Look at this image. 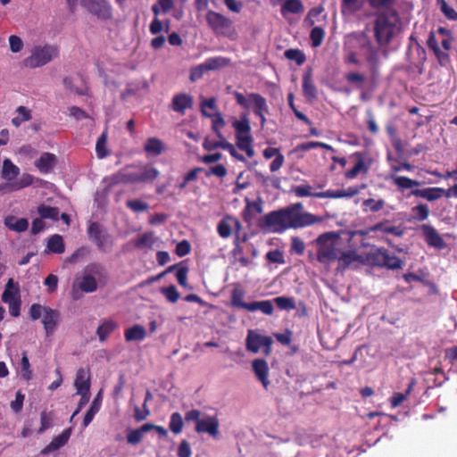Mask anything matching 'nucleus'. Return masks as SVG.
Instances as JSON below:
<instances>
[{"instance_id": "a18cd8bd", "label": "nucleus", "mask_w": 457, "mask_h": 457, "mask_svg": "<svg viewBox=\"0 0 457 457\" xmlns=\"http://www.w3.org/2000/svg\"><path fill=\"white\" fill-rule=\"evenodd\" d=\"M248 311H261L264 314L271 315L273 313L274 308L270 301H261L250 303Z\"/></svg>"}, {"instance_id": "423d86ee", "label": "nucleus", "mask_w": 457, "mask_h": 457, "mask_svg": "<svg viewBox=\"0 0 457 457\" xmlns=\"http://www.w3.org/2000/svg\"><path fill=\"white\" fill-rule=\"evenodd\" d=\"M87 234L90 240L96 245L101 252L108 253L112 251L114 245L113 238L108 230L99 223H90L87 228Z\"/></svg>"}, {"instance_id": "f03ea898", "label": "nucleus", "mask_w": 457, "mask_h": 457, "mask_svg": "<svg viewBox=\"0 0 457 457\" xmlns=\"http://www.w3.org/2000/svg\"><path fill=\"white\" fill-rule=\"evenodd\" d=\"M339 235L335 232H328L319 236L316 239L317 244V261L323 264L335 262L338 258L340 248Z\"/></svg>"}, {"instance_id": "39448f33", "label": "nucleus", "mask_w": 457, "mask_h": 457, "mask_svg": "<svg viewBox=\"0 0 457 457\" xmlns=\"http://www.w3.org/2000/svg\"><path fill=\"white\" fill-rule=\"evenodd\" d=\"M105 274V269L99 263H90L85 267L78 283L79 289L84 293H93L97 289V278Z\"/></svg>"}, {"instance_id": "a211bd4d", "label": "nucleus", "mask_w": 457, "mask_h": 457, "mask_svg": "<svg viewBox=\"0 0 457 457\" xmlns=\"http://www.w3.org/2000/svg\"><path fill=\"white\" fill-rule=\"evenodd\" d=\"M411 194L412 195L425 198L428 201H435L442 196H445V189L441 187H428L423 189H413Z\"/></svg>"}, {"instance_id": "603ef678", "label": "nucleus", "mask_w": 457, "mask_h": 457, "mask_svg": "<svg viewBox=\"0 0 457 457\" xmlns=\"http://www.w3.org/2000/svg\"><path fill=\"white\" fill-rule=\"evenodd\" d=\"M285 56L292 60L297 65H303L306 62L305 54L300 49L290 48L285 51Z\"/></svg>"}, {"instance_id": "c85d7f7f", "label": "nucleus", "mask_w": 457, "mask_h": 457, "mask_svg": "<svg viewBox=\"0 0 457 457\" xmlns=\"http://www.w3.org/2000/svg\"><path fill=\"white\" fill-rule=\"evenodd\" d=\"M193 98L187 94H179L172 99V109L175 112L184 113L187 108L192 107Z\"/></svg>"}, {"instance_id": "680f3d73", "label": "nucleus", "mask_w": 457, "mask_h": 457, "mask_svg": "<svg viewBox=\"0 0 457 457\" xmlns=\"http://www.w3.org/2000/svg\"><path fill=\"white\" fill-rule=\"evenodd\" d=\"M16 112H18L19 116L13 118L12 120V123L15 127H19L23 121H27L31 120V114L30 111L27 109L25 106H19L16 109Z\"/></svg>"}, {"instance_id": "f3484780", "label": "nucleus", "mask_w": 457, "mask_h": 457, "mask_svg": "<svg viewBox=\"0 0 457 457\" xmlns=\"http://www.w3.org/2000/svg\"><path fill=\"white\" fill-rule=\"evenodd\" d=\"M252 367L254 375L266 389L270 385V381L268 379L269 368L266 361L264 359H255L252 362Z\"/></svg>"}, {"instance_id": "c9c22d12", "label": "nucleus", "mask_w": 457, "mask_h": 457, "mask_svg": "<svg viewBox=\"0 0 457 457\" xmlns=\"http://www.w3.org/2000/svg\"><path fill=\"white\" fill-rule=\"evenodd\" d=\"M236 129V137L251 135V126L248 120V113H243L239 120L233 123Z\"/></svg>"}, {"instance_id": "b1692460", "label": "nucleus", "mask_w": 457, "mask_h": 457, "mask_svg": "<svg viewBox=\"0 0 457 457\" xmlns=\"http://www.w3.org/2000/svg\"><path fill=\"white\" fill-rule=\"evenodd\" d=\"M359 256L353 250H347L346 252H342L339 250L338 258L336 261L338 262L337 270H345L351 264L355 262H358Z\"/></svg>"}, {"instance_id": "bb28decb", "label": "nucleus", "mask_w": 457, "mask_h": 457, "mask_svg": "<svg viewBox=\"0 0 457 457\" xmlns=\"http://www.w3.org/2000/svg\"><path fill=\"white\" fill-rule=\"evenodd\" d=\"M4 225L11 230L15 232H23L29 228V221L25 218H17L9 215L4 219Z\"/></svg>"}, {"instance_id": "a19ab883", "label": "nucleus", "mask_w": 457, "mask_h": 457, "mask_svg": "<svg viewBox=\"0 0 457 457\" xmlns=\"http://www.w3.org/2000/svg\"><path fill=\"white\" fill-rule=\"evenodd\" d=\"M245 295L244 290L240 288L238 285H236L232 295H231V304L239 309H244L248 311L249 303H245L243 301V297Z\"/></svg>"}, {"instance_id": "1a4fd4ad", "label": "nucleus", "mask_w": 457, "mask_h": 457, "mask_svg": "<svg viewBox=\"0 0 457 457\" xmlns=\"http://www.w3.org/2000/svg\"><path fill=\"white\" fill-rule=\"evenodd\" d=\"M225 126V121L220 114H217L212 122V129L216 134L219 140L206 137L204 142V147L209 151L221 147L224 149L228 148V143L226 138L220 134V130Z\"/></svg>"}, {"instance_id": "2eb2a0df", "label": "nucleus", "mask_w": 457, "mask_h": 457, "mask_svg": "<svg viewBox=\"0 0 457 457\" xmlns=\"http://www.w3.org/2000/svg\"><path fill=\"white\" fill-rule=\"evenodd\" d=\"M61 320V314L57 310L48 307L42 318V323L46 336H51L56 329Z\"/></svg>"}, {"instance_id": "7ed1b4c3", "label": "nucleus", "mask_w": 457, "mask_h": 457, "mask_svg": "<svg viewBox=\"0 0 457 457\" xmlns=\"http://www.w3.org/2000/svg\"><path fill=\"white\" fill-rule=\"evenodd\" d=\"M58 54L59 51L55 46H37L33 48L31 54L23 60V65L31 69L40 67L56 58Z\"/></svg>"}, {"instance_id": "052dcab7", "label": "nucleus", "mask_w": 457, "mask_h": 457, "mask_svg": "<svg viewBox=\"0 0 457 457\" xmlns=\"http://www.w3.org/2000/svg\"><path fill=\"white\" fill-rule=\"evenodd\" d=\"M361 7L360 0H342V13H356Z\"/></svg>"}, {"instance_id": "338daca9", "label": "nucleus", "mask_w": 457, "mask_h": 457, "mask_svg": "<svg viewBox=\"0 0 457 457\" xmlns=\"http://www.w3.org/2000/svg\"><path fill=\"white\" fill-rule=\"evenodd\" d=\"M48 306L41 305L39 303H33L29 308V316L33 320L43 318L45 312Z\"/></svg>"}, {"instance_id": "e433bc0d", "label": "nucleus", "mask_w": 457, "mask_h": 457, "mask_svg": "<svg viewBox=\"0 0 457 457\" xmlns=\"http://www.w3.org/2000/svg\"><path fill=\"white\" fill-rule=\"evenodd\" d=\"M263 212L262 201L258 199L256 201H249L246 199L245 208L244 210V216L245 220H251L254 214H261Z\"/></svg>"}, {"instance_id": "412c9836", "label": "nucleus", "mask_w": 457, "mask_h": 457, "mask_svg": "<svg viewBox=\"0 0 457 457\" xmlns=\"http://www.w3.org/2000/svg\"><path fill=\"white\" fill-rule=\"evenodd\" d=\"M233 96L239 106H241L244 110H249L250 106L256 108V98L255 96L263 97L262 95L257 93H250L248 95H244L238 91L233 92Z\"/></svg>"}, {"instance_id": "2f4dec72", "label": "nucleus", "mask_w": 457, "mask_h": 457, "mask_svg": "<svg viewBox=\"0 0 457 457\" xmlns=\"http://www.w3.org/2000/svg\"><path fill=\"white\" fill-rule=\"evenodd\" d=\"M350 43L353 45L354 47L359 49L367 50L372 43L370 42V37L367 36L365 32H353L349 35Z\"/></svg>"}, {"instance_id": "f257e3e1", "label": "nucleus", "mask_w": 457, "mask_h": 457, "mask_svg": "<svg viewBox=\"0 0 457 457\" xmlns=\"http://www.w3.org/2000/svg\"><path fill=\"white\" fill-rule=\"evenodd\" d=\"M303 205L301 202L291 204L284 209L273 211L264 215L262 228H272L274 232H282L288 228H306L315 223L321 222L322 217L313 215L303 211Z\"/></svg>"}, {"instance_id": "5fc2aeb1", "label": "nucleus", "mask_w": 457, "mask_h": 457, "mask_svg": "<svg viewBox=\"0 0 457 457\" xmlns=\"http://www.w3.org/2000/svg\"><path fill=\"white\" fill-rule=\"evenodd\" d=\"M273 302L280 310L290 311L295 309V300L293 298H289V296H277L276 298H273Z\"/></svg>"}, {"instance_id": "79ce46f5", "label": "nucleus", "mask_w": 457, "mask_h": 457, "mask_svg": "<svg viewBox=\"0 0 457 457\" xmlns=\"http://www.w3.org/2000/svg\"><path fill=\"white\" fill-rule=\"evenodd\" d=\"M394 184L400 189V190H405L410 189L414 187H420L421 183L417 180H413V179H411L406 176H396L393 178Z\"/></svg>"}, {"instance_id": "4d7b16f0", "label": "nucleus", "mask_w": 457, "mask_h": 457, "mask_svg": "<svg viewBox=\"0 0 457 457\" xmlns=\"http://www.w3.org/2000/svg\"><path fill=\"white\" fill-rule=\"evenodd\" d=\"M108 133L107 131H104L102 135L98 137L96 145V152L98 158H104L108 155V151L106 148Z\"/></svg>"}, {"instance_id": "8fccbe9b", "label": "nucleus", "mask_w": 457, "mask_h": 457, "mask_svg": "<svg viewBox=\"0 0 457 457\" xmlns=\"http://www.w3.org/2000/svg\"><path fill=\"white\" fill-rule=\"evenodd\" d=\"M429 216V208L426 204H420L419 205L411 208V220L424 221Z\"/></svg>"}, {"instance_id": "09e8293b", "label": "nucleus", "mask_w": 457, "mask_h": 457, "mask_svg": "<svg viewBox=\"0 0 457 457\" xmlns=\"http://www.w3.org/2000/svg\"><path fill=\"white\" fill-rule=\"evenodd\" d=\"M256 98V108L253 112L256 116H258L261 120L262 126L265 125V113H268L269 107L266 103L265 97L255 96Z\"/></svg>"}, {"instance_id": "aec40b11", "label": "nucleus", "mask_w": 457, "mask_h": 457, "mask_svg": "<svg viewBox=\"0 0 457 457\" xmlns=\"http://www.w3.org/2000/svg\"><path fill=\"white\" fill-rule=\"evenodd\" d=\"M20 174V169L10 159H4L3 162L1 176L2 179L8 181L10 187L11 182L16 180L17 176Z\"/></svg>"}, {"instance_id": "69168bd1", "label": "nucleus", "mask_w": 457, "mask_h": 457, "mask_svg": "<svg viewBox=\"0 0 457 457\" xmlns=\"http://www.w3.org/2000/svg\"><path fill=\"white\" fill-rule=\"evenodd\" d=\"M161 292L166 297V299L172 303H176L180 296L176 287L173 285L167 287H162Z\"/></svg>"}, {"instance_id": "13d9d810", "label": "nucleus", "mask_w": 457, "mask_h": 457, "mask_svg": "<svg viewBox=\"0 0 457 457\" xmlns=\"http://www.w3.org/2000/svg\"><path fill=\"white\" fill-rule=\"evenodd\" d=\"M228 60L224 57H212L207 59L204 62V67H205V70L207 71H214L220 69L222 67L227 66Z\"/></svg>"}, {"instance_id": "e2e57ef3", "label": "nucleus", "mask_w": 457, "mask_h": 457, "mask_svg": "<svg viewBox=\"0 0 457 457\" xmlns=\"http://www.w3.org/2000/svg\"><path fill=\"white\" fill-rule=\"evenodd\" d=\"M183 425H184V422H183V419H182V416L180 415V413H179V412L172 413L170 416V425H169L170 429L174 434L178 435L182 431Z\"/></svg>"}, {"instance_id": "49530a36", "label": "nucleus", "mask_w": 457, "mask_h": 457, "mask_svg": "<svg viewBox=\"0 0 457 457\" xmlns=\"http://www.w3.org/2000/svg\"><path fill=\"white\" fill-rule=\"evenodd\" d=\"M37 212L41 219L57 220L59 217V208L48 206L46 204H40L37 207Z\"/></svg>"}, {"instance_id": "bf43d9fd", "label": "nucleus", "mask_w": 457, "mask_h": 457, "mask_svg": "<svg viewBox=\"0 0 457 457\" xmlns=\"http://www.w3.org/2000/svg\"><path fill=\"white\" fill-rule=\"evenodd\" d=\"M312 187L309 184L293 186L291 192H293L297 197L312 196L316 197L318 192H312Z\"/></svg>"}, {"instance_id": "3c124183", "label": "nucleus", "mask_w": 457, "mask_h": 457, "mask_svg": "<svg viewBox=\"0 0 457 457\" xmlns=\"http://www.w3.org/2000/svg\"><path fill=\"white\" fill-rule=\"evenodd\" d=\"M158 176L159 171L157 169L150 166H145L143 168V171L140 174H137V183L153 181Z\"/></svg>"}, {"instance_id": "7c9ffc66", "label": "nucleus", "mask_w": 457, "mask_h": 457, "mask_svg": "<svg viewBox=\"0 0 457 457\" xmlns=\"http://www.w3.org/2000/svg\"><path fill=\"white\" fill-rule=\"evenodd\" d=\"M144 150L148 154L158 156L165 150V145L159 138L149 137L144 145Z\"/></svg>"}, {"instance_id": "37998d69", "label": "nucleus", "mask_w": 457, "mask_h": 457, "mask_svg": "<svg viewBox=\"0 0 457 457\" xmlns=\"http://www.w3.org/2000/svg\"><path fill=\"white\" fill-rule=\"evenodd\" d=\"M317 147H320V148H324V149L335 152V149L333 148L332 145L323 143V142H316V141H309V142L301 143L294 148V151L295 152H299V151L305 152V151H310V150H312L313 148H317Z\"/></svg>"}, {"instance_id": "4c0bfd02", "label": "nucleus", "mask_w": 457, "mask_h": 457, "mask_svg": "<svg viewBox=\"0 0 457 457\" xmlns=\"http://www.w3.org/2000/svg\"><path fill=\"white\" fill-rule=\"evenodd\" d=\"M237 137V145L239 149L245 152L249 158L254 156V150L253 148V137L251 135L239 136Z\"/></svg>"}, {"instance_id": "c756f323", "label": "nucleus", "mask_w": 457, "mask_h": 457, "mask_svg": "<svg viewBox=\"0 0 457 457\" xmlns=\"http://www.w3.org/2000/svg\"><path fill=\"white\" fill-rule=\"evenodd\" d=\"M355 156L357 157V163L354 165L353 168L348 170L345 173V176L347 179H354L358 176L360 172L367 173L369 171L370 167L365 163L362 154L357 152L355 153Z\"/></svg>"}, {"instance_id": "c03bdc74", "label": "nucleus", "mask_w": 457, "mask_h": 457, "mask_svg": "<svg viewBox=\"0 0 457 457\" xmlns=\"http://www.w3.org/2000/svg\"><path fill=\"white\" fill-rule=\"evenodd\" d=\"M47 248L52 253H62L65 246L62 236L58 234L52 236L48 240Z\"/></svg>"}, {"instance_id": "0e129e2a", "label": "nucleus", "mask_w": 457, "mask_h": 457, "mask_svg": "<svg viewBox=\"0 0 457 457\" xmlns=\"http://www.w3.org/2000/svg\"><path fill=\"white\" fill-rule=\"evenodd\" d=\"M385 204V200L383 199L367 198L362 202V206L369 208L372 212H378L384 208Z\"/></svg>"}, {"instance_id": "ea45409f", "label": "nucleus", "mask_w": 457, "mask_h": 457, "mask_svg": "<svg viewBox=\"0 0 457 457\" xmlns=\"http://www.w3.org/2000/svg\"><path fill=\"white\" fill-rule=\"evenodd\" d=\"M135 247L138 249H150L155 243L154 232H146L133 241Z\"/></svg>"}, {"instance_id": "864d4df0", "label": "nucleus", "mask_w": 457, "mask_h": 457, "mask_svg": "<svg viewBox=\"0 0 457 457\" xmlns=\"http://www.w3.org/2000/svg\"><path fill=\"white\" fill-rule=\"evenodd\" d=\"M32 183L33 177L30 174L24 173L19 179L10 183V188L12 191H17L30 186Z\"/></svg>"}, {"instance_id": "6ab92c4d", "label": "nucleus", "mask_w": 457, "mask_h": 457, "mask_svg": "<svg viewBox=\"0 0 457 457\" xmlns=\"http://www.w3.org/2000/svg\"><path fill=\"white\" fill-rule=\"evenodd\" d=\"M105 180L111 187L118 184L137 183V173H128L122 170L106 178Z\"/></svg>"}, {"instance_id": "4be33fe9", "label": "nucleus", "mask_w": 457, "mask_h": 457, "mask_svg": "<svg viewBox=\"0 0 457 457\" xmlns=\"http://www.w3.org/2000/svg\"><path fill=\"white\" fill-rule=\"evenodd\" d=\"M195 431L197 433L206 432L211 436H216L218 433V422L212 417H207L198 420L195 426Z\"/></svg>"}, {"instance_id": "20e7f679", "label": "nucleus", "mask_w": 457, "mask_h": 457, "mask_svg": "<svg viewBox=\"0 0 457 457\" xmlns=\"http://www.w3.org/2000/svg\"><path fill=\"white\" fill-rule=\"evenodd\" d=\"M396 25L391 21L386 14L381 12L378 15L374 23V36L379 46H386L394 38Z\"/></svg>"}, {"instance_id": "4468645a", "label": "nucleus", "mask_w": 457, "mask_h": 457, "mask_svg": "<svg viewBox=\"0 0 457 457\" xmlns=\"http://www.w3.org/2000/svg\"><path fill=\"white\" fill-rule=\"evenodd\" d=\"M376 258L379 265L389 269H400L403 266V261L395 254H391L389 250L386 248H379Z\"/></svg>"}, {"instance_id": "f8f14e48", "label": "nucleus", "mask_w": 457, "mask_h": 457, "mask_svg": "<svg viewBox=\"0 0 457 457\" xmlns=\"http://www.w3.org/2000/svg\"><path fill=\"white\" fill-rule=\"evenodd\" d=\"M420 229L428 245L437 249H444L447 246L444 238L432 225L426 223L422 224Z\"/></svg>"}, {"instance_id": "6e6d98bb", "label": "nucleus", "mask_w": 457, "mask_h": 457, "mask_svg": "<svg viewBox=\"0 0 457 457\" xmlns=\"http://www.w3.org/2000/svg\"><path fill=\"white\" fill-rule=\"evenodd\" d=\"M325 37V30L319 26L313 27L311 29V35H309V38H311V43L312 47L320 46Z\"/></svg>"}, {"instance_id": "774afa93", "label": "nucleus", "mask_w": 457, "mask_h": 457, "mask_svg": "<svg viewBox=\"0 0 457 457\" xmlns=\"http://www.w3.org/2000/svg\"><path fill=\"white\" fill-rule=\"evenodd\" d=\"M438 2L441 4V10L445 14V18L450 21H456L457 12L454 11V9L452 6L448 5L445 0H438Z\"/></svg>"}, {"instance_id": "6e6552de", "label": "nucleus", "mask_w": 457, "mask_h": 457, "mask_svg": "<svg viewBox=\"0 0 457 457\" xmlns=\"http://www.w3.org/2000/svg\"><path fill=\"white\" fill-rule=\"evenodd\" d=\"M246 349L249 352L257 353L262 348L264 355H270L271 352L272 339L270 337L255 334L253 331H249L246 337Z\"/></svg>"}, {"instance_id": "ddd939ff", "label": "nucleus", "mask_w": 457, "mask_h": 457, "mask_svg": "<svg viewBox=\"0 0 457 457\" xmlns=\"http://www.w3.org/2000/svg\"><path fill=\"white\" fill-rule=\"evenodd\" d=\"M427 46L430 50L433 51L437 59L438 63L441 66L446 67L450 64V56L447 54L446 50H443L440 48L434 31L429 32L427 39Z\"/></svg>"}, {"instance_id": "a878e982", "label": "nucleus", "mask_w": 457, "mask_h": 457, "mask_svg": "<svg viewBox=\"0 0 457 457\" xmlns=\"http://www.w3.org/2000/svg\"><path fill=\"white\" fill-rule=\"evenodd\" d=\"M74 386L77 393L89 392L90 389V377L85 369H79L77 371Z\"/></svg>"}, {"instance_id": "cd10ccee", "label": "nucleus", "mask_w": 457, "mask_h": 457, "mask_svg": "<svg viewBox=\"0 0 457 457\" xmlns=\"http://www.w3.org/2000/svg\"><path fill=\"white\" fill-rule=\"evenodd\" d=\"M55 155L51 153H44L38 160L35 162L36 167L42 172L47 173L55 164Z\"/></svg>"}, {"instance_id": "f704fd0d", "label": "nucleus", "mask_w": 457, "mask_h": 457, "mask_svg": "<svg viewBox=\"0 0 457 457\" xmlns=\"http://www.w3.org/2000/svg\"><path fill=\"white\" fill-rule=\"evenodd\" d=\"M125 339L130 341H141L146 336L145 328L141 325H134L125 331Z\"/></svg>"}, {"instance_id": "393cba45", "label": "nucleus", "mask_w": 457, "mask_h": 457, "mask_svg": "<svg viewBox=\"0 0 457 457\" xmlns=\"http://www.w3.org/2000/svg\"><path fill=\"white\" fill-rule=\"evenodd\" d=\"M71 435V428L65 429L61 435L55 436L52 442L42 451L43 453H47L56 451L68 442Z\"/></svg>"}, {"instance_id": "dca6fc26", "label": "nucleus", "mask_w": 457, "mask_h": 457, "mask_svg": "<svg viewBox=\"0 0 457 457\" xmlns=\"http://www.w3.org/2000/svg\"><path fill=\"white\" fill-rule=\"evenodd\" d=\"M369 232H371V233L381 232L384 234H391V235H394L398 237H401L403 235V229L401 225L395 227V225H391L390 221L387 220L379 221L378 223L372 225L369 228Z\"/></svg>"}, {"instance_id": "72a5a7b5", "label": "nucleus", "mask_w": 457, "mask_h": 457, "mask_svg": "<svg viewBox=\"0 0 457 457\" xmlns=\"http://www.w3.org/2000/svg\"><path fill=\"white\" fill-rule=\"evenodd\" d=\"M304 5L301 0H286L281 6V13L286 16L287 13H303Z\"/></svg>"}, {"instance_id": "5701e85b", "label": "nucleus", "mask_w": 457, "mask_h": 457, "mask_svg": "<svg viewBox=\"0 0 457 457\" xmlns=\"http://www.w3.org/2000/svg\"><path fill=\"white\" fill-rule=\"evenodd\" d=\"M303 93L309 101L317 98V88L313 84L312 71L305 72L303 76Z\"/></svg>"}, {"instance_id": "473e14b6", "label": "nucleus", "mask_w": 457, "mask_h": 457, "mask_svg": "<svg viewBox=\"0 0 457 457\" xmlns=\"http://www.w3.org/2000/svg\"><path fill=\"white\" fill-rule=\"evenodd\" d=\"M102 403V391L100 390L98 394L94 398L91 406L89 410L87 411L84 420H83V426L84 428L87 427L92 420L94 419V416L99 411L100 407Z\"/></svg>"}, {"instance_id": "58836bf2", "label": "nucleus", "mask_w": 457, "mask_h": 457, "mask_svg": "<svg viewBox=\"0 0 457 457\" xmlns=\"http://www.w3.org/2000/svg\"><path fill=\"white\" fill-rule=\"evenodd\" d=\"M118 325L113 320H105L102 325H100L97 328L96 334L99 337V340L101 342H104L109 335L112 333L116 328Z\"/></svg>"}, {"instance_id": "9d476101", "label": "nucleus", "mask_w": 457, "mask_h": 457, "mask_svg": "<svg viewBox=\"0 0 457 457\" xmlns=\"http://www.w3.org/2000/svg\"><path fill=\"white\" fill-rule=\"evenodd\" d=\"M80 3L87 11L99 19L108 20L112 17V9L106 0H81Z\"/></svg>"}, {"instance_id": "0eeeda50", "label": "nucleus", "mask_w": 457, "mask_h": 457, "mask_svg": "<svg viewBox=\"0 0 457 457\" xmlns=\"http://www.w3.org/2000/svg\"><path fill=\"white\" fill-rule=\"evenodd\" d=\"M2 301L9 305L10 314L13 317L20 315L21 299L19 284L13 278H9L2 294Z\"/></svg>"}, {"instance_id": "de8ad7c7", "label": "nucleus", "mask_w": 457, "mask_h": 457, "mask_svg": "<svg viewBox=\"0 0 457 457\" xmlns=\"http://www.w3.org/2000/svg\"><path fill=\"white\" fill-rule=\"evenodd\" d=\"M366 51L365 58L370 64L371 71L377 70L379 65V49L371 45Z\"/></svg>"}, {"instance_id": "9b49d317", "label": "nucleus", "mask_w": 457, "mask_h": 457, "mask_svg": "<svg viewBox=\"0 0 457 457\" xmlns=\"http://www.w3.org/2000/svg\"><path fill=\"white\" fill-rule=\"evenodd\" d=\"M208 25L216 35L226 36L228 31V21L222 14L209 11L206 14Z\"/></svg>"}]
</instances>
